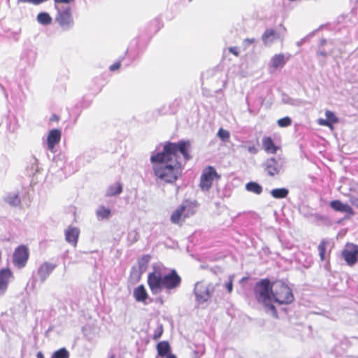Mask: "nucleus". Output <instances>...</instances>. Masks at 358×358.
Instances as JSON below:
<instances>
[{"mask_svg": "<svg viewBox=\"0 0 358 358\" xmlns=\"http://www.w3.org/2000/svg\"><path fill=\"white\" fill-rule=\"evenodd\" d=\"M189 141L178 143L166 142L161 152L152 154L150 162L155 177L166 183L175 182L182 173V165L178 161V152H180L187 162L192 159Z\"/></svg>", "mask_w": 358, "mask_h": 358, "instance_id": "nucleus-1", "label": "nucleus"}, {"mask_svg": "<svg viewBox=\"0 0 358 358\" xmlns=\"http://www.w3.org/2000/svg\"><path fill=\"white\" fill-rule=\"evenodd\" d=\"M181 278L174 269L168 274L163 275L160 267L155 266L153 271L148 273L147 282L153 294H157L165 289L167 291L180 286Z\"/></svg>", "mask_w": 358, "mask_h": 358, "instance_id": "nucleus-2", "label": "nucleus"}, {"mask_svg": "<svg viewBox=\"0 0 358 358\" xmlns=\"http://www.w3.org/2000/svg\"><path fill=\"white\" fill-rule=\"evenodd\" d=\"M270 294L280 304L291 303L294 299L292 289L282 280L270 282Z\"/></svg>", "mask_w": 358, "mask_h": 358, "instance_id": "nucleus-3", "label": "nucleus"}, {"mask_svg": "<svg viewBox=\"0 0 358 358\" xmlns=\"http://www.w3.org/2000/svg\"><path fill=\"white\" fill-rule=\"evenodd\" d=\"M196 205L189 201H184L172 213L170 220L173 224L181 226L185 220L196 213Z\"/></svg>", "mask_w": 358, "mask_h": 358, "instance_id": "nucleus-4", "label": "nucleus"}, {"mask_svg": "<svg viewBox=\"0 0 358 358\" xmlns=\"http://www.w3.org/2000/svg\"><path fill=\"white\" fill-rule=\"evenodd\" d=\"M221 176L212 166H208L202 171L199 180V187L202 191L208 192L212 187L214 182H218Z\"/></svg>", "mask_w": 358, "mask_h": 358, "instance_id": "nucleus-5", "label": "nucleus"}, {"mask_svg": "<svg viewBox=\"0 0 358 358\" xmlns=\"http://www.w3.org/2000/svg\"><path fill=\"white\" fill-rule=\"evenodd\" d=\"M254 295L257 301L267 307L268 305V279L257 282L254 287Z\"/></svg>", "mask_w": 358, "mask_h": 358, "instance_id": "nucleus-6", "label": "nucleus"}, {"mask_svg": "<svg viewBox=\"0 0 358 358\" xmlns=\"http://www.w3.org/2000/svg\"><path fill=\"white\" fill-rule=\"evenodd\" d=\"M55 8L58 10L55 17L56 22H57L63 29L71 28L73 26L74 21L71 8L68 7L64 10H59L56 5Z\"/></svg>", "mask_w": 358, "mask_h": 358, "instance_id": "nucleus-7", "label": "nucleus"}, {"mask_svg": "<svg viewBox=\"0 0 358 358\" xmlns=\"http://www.w3.org/2000/svg\"><path fill=\"white\" fill-rule=\"evenodd\" d=\"M29 257V250L27 246L22 245L17 247L13 253V264L18 268L24 267Z\"/></svg>", "mask_w": 358, "mask_h": 358, "instance_id": "nucleus-8", "label": "nucleus"}, {"mask_svg": "<svg viewBox=\"0 0 358 358\" xmlns=\"http://www.w3.org/2000/svg\"><path fill=\"white\" fill-rule=\"evenodd\" d=\"M213 292V287L203 282H197L194 287V294L199 303L208 300Z\"/></svg>", "mask_w": 358, "mask_h": 358, "instance_id": "nucleus-9", "label": "nucleus"}, {"mask_svg": "<svg viewBox=\"0 0 358 358\" xmlns=\"http://www.w3.org/2000/svg\"><path fill=\"white\" fill-rule=\"evenodd\" d=\"M343 257L349 266H352L358 262V245L347 244L343 251Z\"/></svg>", "mask_w": 358, "mask_h": 358, "instance_id": "nucleus-10", "label": "nucleus"}, {"mask_svg": "<svg viewBox=\"0 0 358 358\" xmlns=\"http://www.w3.org/2000/svg\"><path fill=\"white\" fill-rule=\"evenodd\" d=\"M13 278V273L9 268H4L0 270V291L1 293L6 292L10 280Z\"/></svg>", "mask_w": 358, "mask_h": 358, "instance_id": "nucleus-11", "label": "nucleus"}, {"mask_svg": "<svg viewBox=\"0 0 358 358\" xmlns=\"http://www.w3.org/2000/svg\"><path fill=\"white\" fill-rule=\"evenodd\" d=\"M62 132L58 129H51L47 137V143L48 150L52 151L57 144L61 140Z\"/></svg>", "mask_w": 358, "mask_h": 358, "instance_id": "nucleus-12", "label": "nucleus"}, {"mask_svg": "<svg viewBox=\"0 0 358 358\" xmlns=\"http://www.w3.org/2000/svg\"><path fill=\"white\" fill-rule=\"evenodd\" d=\"M57 267V264L45 262L43 263L38 270V275L42 281H44Z\"/></svg>", "mask_w": 358, "mask_h": 358, "instance_id": "nucleus-13", "label": "nucleus"}, {"mask_svg": "<svg viewBox=\"0 0 358 358\" xmlns=\"http://www.w3.org/2000/svg\"><path fill=\"white\" fill-rule=\"evenodd\" d=\"M79 234L80 230L78 228L69 227L65 231V239L69 243L76 247L78 243Z\"/></svg>", "mask_w": 358, "mask_h": 358, "instance_id": "nucleus-14", "label": "nucleus"}, {"mask_svg": "<svg viewBox=\"0 0 358 358\" xmlns=\"http://www.w3.org/2000/svg\"><path fill=\"white\" fill-rule=\"evenodd\" d=\"M329 205L335 211L345 213L350 215H354V210L351 206L347 203H342L339 200L331 201Z\"/></svg>", "mask_w": 358, "mask_h": 358, "instance_id": "nucleus-15", "label": "nucleus"}, {"mask_svg": "<svg viewBox=\"0 0 358 358\" xmlns=\"http://www.w3.org/2000/svg\"><path fill=\"white\" fill-rule=\"evenodd\" d=\"M134 297L136 301L145 303L148 294L143 285H138L134 289Z\"/></svg>", "mask_w": 358, "mask_h": 358, "instance_id": "nucleus-16", "label": "nucleus"}, {"mask_svg": "<svg viewBox=\"0 0 358 358\" xmlns=\"http://www.w3.org/2000/svg\"><path fill=\"white\" fill-rule=\"evenodd\" d=\"M288 60L289 57H286L284 54L275 55L271 59L272 67L281 69Z\"/></svg>", "mask_w": 358, "mask_h": 358, "instance_id": "nucleus-17", "label": "nucleus"}, {"mask_svg": "<svg viewBox=\"0 0 358 358\" xmlns=\"http://www.w3.org/2000/svg\"><path fill=\"white\" fill-rule=\"evenodd\" d=\"M285 33V28L280 24L275 29H270V41L280 39Z\"/></svg>", "mask_w": 358, "mask_h": 358, "instance_id": "nucleus-18", "label": "nucleus"}, {"mask_svg": "<svg viewBox=\"0 0 358 358\" xmlns=\"http://www.w3.org/2000/svg\"><path fill=\"white\" fill-rule=\"evenodd\" d=\"M157 350L159 356L165 357L171 354V346L168 341H161L157 345Z\"/></svg>", "mask_w": 358, "mask_h": 358, "instance_id": "nucleus-19", "label": "nucleus"}, {"mask_svg": "<svg viewBox=\"0 0 358 358\" xmlns=\"http://www.w3.org/2000/svg\"><path fill=\"white\" fill-rule=\"evenodd\" d=\"M96 216L99 220L108 219L111 215V211L108 208L101 206L96 211Z\"/></svg>", "mask_w": 358, "mask_h": 358, "instance_id": "nucleus-20", "label": "nucleus"}, {"mask_svg": "<svg viewBox=\"0 0 358 358\" xmlns=\"http://www.w3.org/2000/svg\"><path fill=\"white\" fill-rule=\"evenodd\" d=\"M51 16L45 12L39 13L37 15V21L43 25H48L52 22Z\"/></svg>", "mask_w": 358, "mask_h": 358, "instance_id": "nucleus-21", "label": "nucleus"}, {"mask_svg": "<svg viewBox=\"0 0 358 358\" xmlns=\"http://www.w3.org/2000/svg\"><path fill=\"white\" fill-rule=\"evenodd\" d=\"M289 191L286 188L273 189L271 191V195L275 199H283L287 197Z\"/></svg>", "mask_w": 358, "mask_h": 358, "instance_id": "nucleus-22", "label": "nucleus"}, {"mask_svg": "<svg viewBox=\"0 0 358 358\" xmlns=\"http://www.w3.org/2000/svg\"><path fill=\"white\" fill-rule=\"evenodd\" d=\"M282 164L280 162L274 159H270V176H273L278 173L281 169Z\"/></svg>", "mask_w": 358, "mask_h": 358, "instance_id": "nucleus-23", "label": "nucleus"}, {"mask_svg": "<svg viewBox=\"0 0 358 358\" xmlns=\"http://www.w3.org/2000/svg\"><path fill=\"white\" fill-rule=\"evenodd\" d=\"M245 188L248 191L253 192L257 194H259L262 191V187L255 182H250L247 183L245 185Z\"/></svg>", "mask_w": 358, "mask_h": 358, "instance_id": "nucleus-24", "label": "nucleus"}, {"mask_svg": "<svg viewBox=\"0 0 358 358\" xmlns=\"http://www.w3.org/2000/svg\"><path fill=\"white\" fill-rule=\"evenodd\" d=\"M122 191V187L120 183H117L114 185L109 187L107 191V196H112L119 194Z\"/></svg>", "mask_w": 358, "mask_h": 358, "instance_id": "nucleus-25", "label": "nucleus"}, {"mask_svg": "<svg viewBox=\"0 0 358 358\" xmlns=\"http://www.w3.org/2000/svg\"><path fill=\"white\" fill-rule=\"evenodd\" d=\"M69 352L65 348H62L54 352L51 358H69Z\"/></svg>", "mask_w": 358, "mask_h": 358, "instance_id": "nucleus-26", "label": "nucleus"}, {"mask_svg": "<svg viewBox=\"0 0 358 358\" xmlns=\"http://www.w3.org/2000/svg\"><path fill=\"white\" fill-rule=\"evenodd\" d=\"M5 200L6 203L11 206H19L21 203L20 199L17 194L8 195Z\"/></svg>", "mask_w": 358, "mask_h": 358, "instance_id": "nucleus-27", "label": "nucleus"}, {"mask_svg": "<svg viewBox=\"0 0 358 358\" xmlns=\"http://www.w3.org/2000/svg\"><path fill=\"white\" fill-rule=\"evenodd\" d=\"M327 243L328 242L326 240H322L317 247L320 257L322 261L325 259L326 246Z\"/></svg>", "mask_w": 358, "mask_h": 358, "instance_id": "nucleus-28", "label": "nucleus"}, {"mask_svg": "<svg viewBox=\"0 0 358 358\" xmlns=\"http://www.w3.org/2000/svg\"><path fill=\"white\" fill-rule=\"evenodd\" d=\"M325 116L327 119L331 122V125L333 124L337 123L338 122V117L335 115L334 113L330 110H327L325 112Z\"/></svg>", "mask_w": 358, "mask_h": 358, "instance_id": "nucleus-29", "label": "nucleus"}, {"mask_svg": "<svg viewBox=\"0 0 358 358\" xmlns=\"http://www.w3.org/2000/svg\"><path fill=\"white\" fill-rule=\"evenodd\" d=\"M217 136L223 141H228L230 138V134L227 130L220 128L217 132Z\"/></svg>", "mask_w": 358, "mask_h": 358, "instance_id": "nucleus-30", "label": "nucleus"}, {"mask_svg": "<svg viewBox=\"0 0 358 358\" xmlns=\"http://www.w3.org/2000/svg\"><path fill=\"white\" fill-rule=\"evenodd\" d=\"M292 120L289 117H285L278 120V125L280 127H287L291 125Z\"/></svg>", "mask_w": 358, "mask_h": 358, "instance_id": "nucleus-31", "label": "nucleus"}, {"mask_svg": "<svg viewBox=\"0 0 358 358\" xmlns=\"http://www.w3.org/2000/svg\"><path fill=\"white\" fill-rule=\"evenodd\" d=\"M129 239L131 243H136L139 239V234L136 230L129 233Z\"/></svg>", "mask_w": 358, "mask_h": 358, "instance_id": "nucleus-32", "label": "nucleus"}, {"mask_svg": "<svg viewBox=\"0 0 358 358\" xmlns=\"http://www.w3.org/2000/svg\"><path fill=\"white\" fill-rule=\"evenodd\" d=\"M150 255H144L141 257V259L139 260L138 263L140 264L141 269L143 266V269L145 270L147 267V264L148 262L150 261Z\"/></svg>", "mask_w": 358, "mask_h": 358, "instance_id": "nucleus-33", "label": "nucleus"}, {"mask_svg": "<svg viewBox=\"0 0 358 358\" xmlns=\"http://www.w3.org/2000/svg\"><path fill=\"white\" fill-rule=\"evenodd\" d=\"M163 331H164V330H163L162 326V325L159 326L158 328L155 330V331L152 336V338L154 340L159 339L162 336Z\"/></svg>", "mask_w": 358, "mask_h": 358, "instance_id": "nucleus-34", "label": "nucleus"}, {"mask_svg": "<svg viewBox=\"0 0 358 358\" xmlns=\"http://www.w3.org/2000/svg\"><path fill=\"white\" fill-rule=\"evenodd\" d=\"M233 276H230L229 282L226 284V288L229 293H231L233 289Z\"/></svg>", "mask_w": 358, "mask_h": 358, "instance_id": "nucleus-35", "label": "nucleus"}, {"mask_svg": "<svg viewBox=\"0 0 358 358\" xmlns=\"http://www.w3.org/2000/svg\"><path fill=\"white\" fill-rule=\"evenodd\" d=\"M318 123H319L320 125H322V126H326V127H330V128L333 127L331 125V122H329V121L327 119H326V120L320 119L318 120Z\"/></svg>", "mask_w": 358, "mask_h": 358, "instance_id": "nucleus-36", "label": "nucleus"}, {"mask_svg": "<svg viewBox=\"0 0 358 358\" xmlns=\"http://www.w3.org/2000/svg\"><path fill=\"white\" fill-rule=\"evenodd\" d=\"M121 66V63L120 62H117L115 63H114L113 64H112L110 67H109V69L111 71H116V70H118Z\"/></svg>", "mask_w": 358, "mask_h": 358, "instance_id": "nucleus-37", "label": "nucleus"}, {"mask_svg": "<svg viewBox=\"0 0 358 358\" xmlns=\"http://www.w3.org/2000/svg\"><path fill=\"white\" fill-rule=\"evenodd\" d=\"M270 152L275 153L277 150L279 149V148L274 145L272 140L270 138Z\"/></svg>", "mask_w": 358, "mask_h": 358, "instance_id": "nucleus-38", "label": "nucleus"}, {"mask_svg": "<svg viewBox=\"0 0 358 358\" xmlns=\"http://www.w3.org/2000/svg\"><path fill=\"white\" fill-rule=\"evenodd\" d=\"M229 51L236 57L238 56V55H239V52L238 51V48H236V47H230L229 48Z\"/></svg>", "mask_w": 358, "mask_h": 358, "instance_id": "nucleus-39", "label": "nucleus"}, {"mask_svg": "<svg viewBox=\"0 0 358 358\" xmlns=\"http://www.w3.org/2000/svg\"><path fill=\"white\" fill-rule=\"evenodd\" d=\"M55 3H69L74 1V0H54Z\"/></svg>", "mask_w": 358, "mask_h": 358, "instance_id": "nucleus-40", "label": "nucleus"}, {"mask_svg": "<svg viewBox=\"0 0 358 358\" xmlns=\"http://www.w3.org/2000/svg\"><path fill=\"white\" fill-rule=\"evenodd\" d=\"M317 54L319 55H321V56L324 57H326L327 56V55H328V53L325 50H319L318 52H317Z\"/></svg>", "mask_w": 358, "mask_h": 358, "instance_id": "nucleus-41", "label": "nucleus"}, {"mask_svg": "<svg viewBox=\"0 0 358 358\" xmlns=\"http://www.w3.org/2000/svg\"><path fill=\"white\" fill-rule=\"evenodd\" d=\"M59 117L55 115V114H53L50 118V120L52 121V122H55V121H58L59 120Z\"/></svg>", "mask_w": 358, "mask_h": 358, "instance_id": "nucleus-42", "label": "nucleus"}, {"mask_svg": "<svg viewBox=\"0 0 358 358\" xmlns=\"http://www.w3.org/2000/svg\"><path fill=\"white\" fill-rule=\"evenodd\" d=\"M36 357L37 358H45L44 357L43 354L42 353V352H38L36 354Z\"/></svg>", "mask_w": 358, "mask_h": 358, "instance_id": "nucleus-43", "label": "nucleus"}, {"mask_svg": "<svg viewBox=\"0 0 358 358\" xmlns=\"http://www.w3.org/2000/svg\"><path fill=\"white\" fill-rule=\"evenodd\" d=\"M269 308H270V311H271L273 315H275L276 311H275L274 306L272 305H270Z\"/></svg>", "mask_w": 358, "mask_h": 358, "instance_id": "nucleus-44", "label": "nucleus"}, {"mask_svg": "<svg viewBox=\"0 0 358 358\" xmlns=\"http://www.w3.org/2000/svg\"><path fill=\"white\" fill-rule=\"evenodd\" d=\"M166 358H177L176 356L175 355H173V354H169L167 356H166Z\"/></svg>", "mask_w": 358, "mask_h": 358, "instance_id": "nucleus-45", "label": "nucleus"}, {"mask_svg": "<svg viewBox=\"0 0 358 358\" xmlns=\"http://www.w3.org/2000/svg\"><path fill=\"white\" fill-rule=\"evenodd\" d=\"M264 148H265L266 150H268V143H266L265 142L264 144Z\"/></svg>", "mask_w": 358, "mask_h": 358, "instance_id": "nucleus-46", "label": "nucleus"}, {"mask_svg": "<svg viewBox=\"0 0 358 358\" xmlns=\"http://www.w3.org/2000/svg\"><path fill=\"white\" fill-rule=\"evenodd\" d=\"M21 2H29L32 3V0H19Z\"/></svg>", "mask_w": 358, "mask_h": 358, "instance_id": "nucleus-47", "label": "nucleus"}, {"mask_svg": "<svg viewBox=\"0 0 358 358\" xmlns=\"http://www.w3.org/2000/svg\"><path fill=\"white\" fill-rule=\"evenodd\" d=\"M326 42H327V41H326L325 39H322V40L320 41V44H321V45H323Z\"/></svg>", "mask_w": 358, "mask_h": 358, "instance_id": "nucleus-48", "label": "nucleus"}, {"mask_svg": "<svg viewBox=\"0 0 358 358\" xmlns=\"http://www.w3.org/2000/svg\"><path fill=\"white\" fill-rule=\"evenodd\" d=\"M110 358H115V357H114V356H113V357H110Z\"/></svg>", "mask_w": 358, "mask_h": 358, "instance_id": "nucleus-49", "label": "nucleus"}, {"mask_svg": "<svg viewBox=\"0 0 358 358\" xmlns=\"http://www.w3.org/2000/svg\"><path fill=\"white\" fill-rule=\"evenodd\" d=\"M357 207H358V205H357Z\"/></svg>", "mask_w": 358, "mask_h": 358, "instance_id": "nucleus-50", "label": "nucleus"}]
</instances>
